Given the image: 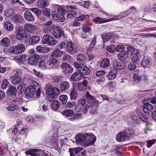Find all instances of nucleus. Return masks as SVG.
<instances>
[{
	"instance_id": "a878e982",
	"label": "nucleus",
	"mask_w": 156,
	"mask_h": 156,
	"mask_svg": "<svg viewBox=\"0 0 156 156\" xmlns=\"http://www.w3.org/2000/svg\"><path fill=\"white\" fill-rule=\"evenodd\" d=\"M40 151L34 149L27 151L25 152L26 155H30L31 156H38Z\"/></svg>"
},
{
	"instance_id": "e433bc0d",
	"label": "nucleus",
	"mask_w": 156,
	"mask_h": 156,
	"mask_svg": "<svg viewBox=\"0 0 156 156\" xmlns=\"http://www.w3.org/2000/svg\"><path fill=\"white\" fill-rule=\"evenodd\" d=\"M109 60L108 58L104 59L101 62L100 66L103 68H106L109 66Z\"/></svg>"
},
{
	"instance_id": "c85d7f7f",
	"label": "nucleus",
	"mask_w": 156,
	"mask_h": 156,
	"mask_svg": "<svg viewBox=\"0 0 156 156\" xmlns=\"http://www.w3.org/2000/svg\"><path fill=\"white\" fill-rule=\"evenodd\" d=\"M116 20L115 18H110L107 20H105L103 18H99L96 19V23H97L101 24L108 22L112 21L114 20Z\"/></svg>"
},
{
	"instance_id": "3c124183",
	"label": "nucleus",
	"mask_w": 156,
	"mask_h": 156,
	"mask_svg": "<svg viewBox=\"0 0 156 156\" xmlns=\"http://www.w3.org/2000/svg\"><path fill=\"white\" fill-rule=\"evenodd\" d=\"M30 10L35 13L37 16H39L42 13L41 11L37 8H31Z\"/></svg>"
},
{
	"instance_id": "0eeeda50",
	"label": "nucleus",
	"mask_w": 156,
	"mask_h": 156,
	"mask_svg": "<svg viewBox=\"0 0 156 156\" xmlns=\"http://www.w3.org/2000/svg\"><path fill=\"white\" fill-rule=\"evenodd\" d=\"M25 50V47L23 44H18L8 50L9 52L13 53L15 54L22 53Z\"/></svg>"
},
{
	"instance_id": "4be33fe9",
	"label": "nucleus",
	"mask_w": 156,
	"mask_h": 156,
	"mask_svg": "<svg viewBox=\"0 0 156 156\" xmlns=\"http://www.w3.org/2000/svg\"><path fill=\"white\" fill-rule=\"evenodd\" d=\"M25 30L30 33H32L37 30L36 26L29 23H27L24 26Z\"/></svg>"
},
{
	"instance_id": "423d86ee",
	"label": "nucleus",
	"mask_w": 156,
	"mask_h": 156,
	"mask_svg": "<svg viewBox=\"0 0 156 156\" xmlns=\"http://www.w3.org/2000/svg\"><path fill=\"white\" fill-rule=\"evenodd\" d=\"M134 73L133 76V83L135 84L139 83L141 80V77L144 80H145L147 78V76L145 74L142 75V72L138 70L135 71Z\"/></svg>"
},
{
	"instance_id": "de8ad7c7",
	"label": "nucleus",
	"mask_w": 156,
	"mask_h": 156,
	"mask_svg": "<svg viewBox=\"0 0 156 156\" xmlns=\"http://www.w3.org/2000/svg\"><path fill=\"white\" fill-rule=\"evenodd\" d=\"M69 151L70 153V156H74V154H78V148H70L69 149Z\"/></svg>"
},
{
	"instance_id": "ddd939ff",
	"label": "nucleus",
	"mask_w": 156,
	"mask_h": 156,
	"mask_svg": "<svg viewBox=\"0 0 156 156\" xmlns=\"http://www.w3.org/2000/svg\"><path fill=\"white\" fill-rule=\"evenodd\" d=\"M79 72L83 75H87L89 74L90 70L86 66L79 64Z\"/></svg>"
},
{
	"instance_id": "2f4dec72",
	"label": "nucleus",
	"mask_w": 156,
	"mask_h": 156,
	"mask_svg": "<svg viewBox=\"0 0 156 156\" xmlns=\"http://www.w3.org/2000/svg\"><path fill=\"white\" fill-rule=\"evenodd\" d=\"M0 43L1 46L4 47H7L10 44V41L8 37H5L2 39Z\"/></svg>"
},
{
	"instance_id": "5fc2aeb1",
	"label": "nucleus",
	"mask_w": 156,
	"mask_h": 156,
	"mask_svg": "<svg viewBox=\"0 0 156 156\" xmlns=\"http://www.w3.org/2000/svg\"><path fill=\"white\" fill-rule=\"evenodd\" d=\"M83 0H80V2H79V3L81 6L83 7L86 8H88L89 6V3L88 2L86 1H83Z\"/></svg>"
},
{
	"instance_id": "4d7b16f0",
	"label": "nucleus",
	"mask_w": 156,
	"mask_h": 156,
	"mask_svg": "<svg viewBox=\"0 0 156 156\" xmlns=\"http://www.w3.org/2000/svg\"><path fill=\"white\" fill-rule=\"evenodd\" d=\"M90 107V106L86 104V105L83 106V107L82 106V108L80 107V110L82 109V111L83 114H86L87 112L88 109Z\"/></svg>"
},
{
	"instance_id": "a18cd8bd",
	"label": "nucleus",
	"mask_w": 156,
	"mask_h": 156,
	"mask_svg": "<svg viewBox=\"0 0 156 156\" xmlns=\"http://www.w3.org/2000/svg\"><path fill=\"white\" fill-rule=\"evenodd\" d=\"M20 108L16 105H11L8 106L7 108L8 111H14L15 110H20Z\"/></svg>"
},
{
	"instance_id": "338daca9",
	"label": "nucleus",
	"mask_w": 156,
	"mask_h": 156,
	"mask_svg": "<svg viewBox=\"0 0 156 156\" xmlns=\"http://www.w3.org/2000/svg\"><path fill=\"white\" fill-rule=\"evenodd\" d=\"M139 118L141 119L143 121L147 122L148 120V117L145 116L144 114H141L139 116Z\"/></svg>"
},
{
	"instance_id": "f8f14e48",
	"label": "nucleus",
	"mask_w": 156,
	"mask_h": 156,
	"mask_svg": "<svg viewBox=\"0 0 156 156\" xmlns=\"http://www.w3.org/2000/svg\"><path fill=\"white\" fill-rule=\"evenodd\" d=\"M27 56L25 54L14 57L13 60L17 63L20 65L26 61Z\"/></svg>"
},
{
	"instance_id": "393cba45",
	"label": "nucleus",
	"mask_w": 156,
	"mask_h": 156,
	"mask_svg": "<svg viewBox=\"0 0 156 156\" xmlns=\"http://www.w3.org/2000/svg\"><path fill=\"white\" fill-rule=\"evenodd\" d=\"M11 19L12 22L16 24L21 23L23 20L21 16L16 15H14Z\"/></svg>"
},
{
	"instance_id": "7c9ffc66",
	"label": "nucleus",
	"mask_w": 156,
	"mask_h": 156,
	"mask_svg": "<svg viewBox=\"0 0 156 156\" xmlns=\"http://www.w3.org/2000/svg\"><path fill=\"white\" fill-rule=\"evenodd\" d=\"M52 7L55 9H57L58 12L60 14H64L66 13V11L63 7L57 5H53Z\"/></svg>"
},
{
	"instance_id": "39448f33",
	"label": "nucleus",
	"mask_w": 156,
	"mask_h": 156,
	"mask_svg": "<svg viewBox=\"0 0 156 156\" xmlns=\"http://www.w3.org/2000/svg\"><path fill=\"white\" fill-rule=\"evenodd\" d=\"M22 73V72L20 70H18L14 75L10 77V79L11 83L12 84H19L21 82L22 78L20 77V76Z\"/></svg>"
},
{
	"instance_id": "c03bdc74",
	"label": "nucleus",
	"mask_w": 156,
	"mask_h": 156,
	"mask_svg": "<svg viewBox=\"0 0 156 156\" xmlns=\"http://www.w3.org/2000/svg\"><path fill=\"white\" fill-rule=\"evenodd\" d=\"M59 100L63 105H65L67 101L68 97L66 95H61L59 97Z\"/></svg>"
},
{
	"instance_id": "69168bd1",
	"label": "nucleus",
	"mask_w": 156,
	"mask_h": 156,
	"mask_svg": "<svg viewBox=\"0 0 156 156\" xmlns=\"http://www.w3.org/2000/svg\"><path fill=\"white\" fill-rule=\"evenodd\" d=\"M85 95L87 99L88 100L93 101L94 100V98L88 91H87L85 94Z\"/></svg>"
},
{
	"instance_id": "8fccbe9b",
	"label": "nucleus",
	"mask_w": 156,
	"mask_h": 156,
	"mask_svg": "<svg viewBox=\"0 0 156 156\" xmlns=\"http://www.w3.org/2000/svg\"><path fill=\"white\" fill-rule=\"evenodd\" d=\"M70 79L72 81H77L78 80V72H76L73 74Z\"/></svg>"
},
{
	"instance_id": "4c0bfd02",
	"label": "nucleus",
	"mask_w": 156,
	"mask_h": 156,
	"mask_svg": "<svg viewBox=\"0 0 156 156\" xmlns=\"http://www.w3.org/2000/svg\"><path fill=\"white\" fill-rule=\"evenodd\" d=\"M63 52L60 51L59 49H57L54 51L52 53L51 55L55 58H60Z\"/></svg>"
},
{
	"instance_id": "37998d69",
	"label": "nucleus",
	"mask_w": 156,
	"mask_h": 156,
	"mask_svg": "<svg viewBox=\"0 0 156 156\" xmlns=\"http://www.w3.org/2000/svg\"><path fill=\"white\" fill-rule=\"evenodd\" d=\"M102 37L104 41L106 42L111 38L112 36L110 34L104 33L102 35Z\"/></svg>"
},
{
	"instance_id": "c756f323",
	"label": "nucleus",
	"mask_w": 156,
	"mask_h": 156,
	"mask_svg": "<svg viewBox=\"0 0 156 156\" xmlns=\"http://www.w3.org/2000/svg\"><path fill=\"white\" fill-rule=\"evenodd\" d=\"M143 108L144 111L145 113H149L148 111H149V112L152 111L153 106L150 103H147L143 106Z\"/></svg>"
},
{
	"instance_id": "5701e85b",
	"label": "nucleus",
	"mask_w": 156,
	"mask_h": 156,
	"mask_svg": "<svg viewBox=\"0 0 156 156\" xmlns=\"http://www.w3.org/2000/svg\"><path fill=\"white\" fill-rule=\"evenodd\" d=\"M60 87L62 91H66L70 87L69 83L66 81H63L59 84Z\"/></svg>"
},
{
	"instance_id": "dca6fc26",
	"label": "nucleus",
	"mask_w": 156,
	"mask_h": 156,
	"mask_svg": "<svg viewBox=\"0 0 156 156\" xmlns=\"http://www.w3.org/2000/svg\"><path fill=\"white\" fill-rule=\"evenodd\" d=\"M63 34V31L58 27H56L54 29L53 35L55 38L59 39Z\"/></svg>"
},
{
	"instance_id": "4468645a",
	"label": "nucleus",
	"mask_w": 156,
	"mask_h": 156,
	"mask_svg": "<svg viewBox=\"0 0 156 156\" xmlns=\"http://www.w3.org/2000/svg\"><path fill=\"white\" fill-rule=\"evenodd\" d=\"M39 67L42 69H50L52 68V66L50 65V63H48L47 60L44 59L40 61L38 64Z\"/></svg>"
},
{
	"instance_id": "774afa93",
	"label": "nucleus",
	"mask_w": 156,
	"mask_h": 156,
	"mask_svg": "<svg viewBox=\"0 0 156 156\" xmlns=\"http://www.w3.org/2000/svg\"><path fill=\"white\" fill-rule=\"evenodd\" d=\"M125 48L124 46L122 45H119L116 46V50L118 52H121L123 51Z\"/></svg>"
},
{
	"instance_id": "052dcab7",
	"label": "nucleus",
	"mask_w": 156,
	"mask_h": 156,
	"mask_svg": "<svg viewBox=\"0 0 156 156\" xmlns=\"http://www.w3.org/2000/svg\"><path fill=\"white\" fill-rule=\"evenodd\" d=\"M26 120L27 121L30 123H34L36 122L35 118L30 116H28L26 118Z\"/></svg>"
},
{
	"instance_id": "6e6d98bb",
	"label": "nucleus",
	"mask_w": 156,
	"mask_h": 156,
	"mask_svg": "<svg viewBox=\"0 0 156 156\" xmlns=\"http://www.w3.org/2000/svg\"><path fill=\"white\" fill-rule=\"evenodd\" d=\"M82 30L84 32H87L91 30V29L89 25L85 23L83 25Z\"/></svg>"
},
{
	"instance_id": "b1692460",
	"label": "nucleus",
	"mask_w": 156,
	"mask_h": 156,
	"mask_svg": "<svg viewBox=\"0 0 156 156\" xmlns=\"http://www.w3.org/2000/svg\"><path fill=\"white\" fill-rule=\"evenodd\" d=\"M40 41V38L37 36H32L29 39V44L30 45H34L38 43Z\"/></svg>"
},
{
	"instance_id": "ea45409f",
	"label": "nucleus",
	"mask_w": 156,
	"mask_h": 156,
	"mask_svg": "<svg viewBox=\"0 0 156 156\" xmlns=\"http://www.w3.org/2000/svg\"><path fill=\"white\" fill-rule=\"evenodd\" d=\"M60 106L59 103L57 100H55L52 102L51 106L52 110L54 111H57Z\"/></svg>"
},
{
	"instance_id": "9d476101",
	"label": "nucleus",
	"mask_w": 156,
	"mask_h": 156,
	"mask_svg": "<svg viewBox=\"0 0 156 156\" xmlns=\"http://www.w3.org/2000/svg\"><path fill=\"white\" fill-rule=\"evenodd\" d=\"M126 137H129L128 133H126L125 132H120L117 135L116 140L119 142H123Z\"/></svg>"
},
{
	"instance_id": "9b49d317",
	"label": "nucleus",
	"mask_w": 156,
	"mask_h": 156,
	"mask_svg": "<svg viewBox=\"0 0 156 156\" xmlns=\"http://www.w3.org/2000/svg\"><path fill=\"white\" fill-rule=\"evenodd\" d=\"M40 59V57L37 55H34L28 57V62L32 65H35L38 62V61Z\"/></svg>"
},
{
	"instance_id": "aec40b11",
	"label": "nucleus",
	"mask_w": 156,
	"mask_h": 156,
	"mask_svg": "<svg viewBox=\"0 0 156 156\" xmlns=\"http://www.w3.org/2000/svg\"><path fill=\"white\" fill-rule=\"evenodd\" d=\"M48 5L49 2L47 0H38L37 3V6L41 9L44 8Z\"/></svg>"
},
{
	"instance_id": "58836bf2",
	"label": "nucleus",
	"mask_w": 156,
	"mask_h": 156,
	"mask_svg": "<svg viewBox=\"0 0 156 156\" xmlns=\"http://www.w3.org/2000/svg\"><path fill=\"white\" fill-rule=\"evenodd\" d=\"M48 61V63H50V66H51V65H58V61L56 59V58H55L51 55L49 57V59Z\"/></svg>"
},
{
	"instance_id": "6ab92c4d",
	"label": "nucleus",
	"mask_w": 156,
	"mask_h": 156,
	"mask_svg": "<svg viewBox=\"0 0 156 156\" xmlns=\"http://www.w3.org/2000/svg\"><path fill=\"white\" fill-rule=\"evenodd\" d=\"M66 50L69 53H73L75 51V46L70 41L67 42Z\"/></svg>"
},
{
	"instance_id": "412c9836",
	"label": "nucleus",
	"mask_w": 156,
	"mask_h": 156,
	"mask_svg": "<svg viewBox=\"0 0 156 156\" xmlns=\"http://www.w3.org/2000/svg\"><path fill=\"white\" fill-rule=\"evenodd\" d=\"M128 56V51H125L119 53L118 55V58L119 60L123 62L126 59Z\"/></svg>"
},
{
	"instance_id": "e2e57ef3",
	"label": "nucleus",
	"mask_w": 156,
	"mask_h": 156,
	"mask_svg": "<svg viewBox=\"0 0 156 156\" xmlns=\"http://www.w3.org/2000/svg\"><path fill=\"white\" fill-rule=\"evenodd\" d=\"M52 30V27H48L44 28L43 29V32L44 34H50Z\"/></svg>"
},
{
	"instance_id": "cd10ccee",
	"label": "nucleus",
	"mask_w": 156,
	"mask_h": 156,
	"mask_svg": "<svg viewBox=\"0 0 156 156\" xmlns=\"http://www.w3.org/2000/svg\"><path fill=\"white\" fill-rule=\"evenodd\" d=\"M37 51L41 53H46L49 51L50 49L49 48L44 47L38 46L36 47Z\"/></svg>"
},
{
	"instance_id": "f03ea898",
	"label": "nucleus",
	"mask_w": 156,
	"mask_h": 156,
	"mask_svg": "<svg viewBox=\"0 0 156 156\" xmlns=\"http://www.w3.org/2000/svg\"><path fill=\"white\" fill-rule=\"evenodd\" d=\"M45 89L47 99L50 102L53 100L54 96L59 94L60 93V91L58 88L52 86L50 84L47 85Z\"/></svg>"
},
{
	"instance_id": "864d4df0",
	"label": "nucleus",
	"mask_w": 156,
	"mask_h": 156,
	"mask_svg": "<svg viewBox=\"0 0 156 156\" xmlns=\"http://www.w3.org/2000/svg\"><path fill=\"white\" fill-rule=\"evenodd\" d=\"M131 61L134 63H137L140 61L139 55H131Z\"/></svg>"
},
{
	"instance_id": "f704fd0d",
	"label": "nucleus",
	"mask_w": 156,
	"mask_h": 156,
	"mask_svg": "<svg viewBox=\"0 0 156 156\" xmlns=\"http://www.w3.org/2000/svg\"><path fill=\"white\" fill-rule=\"evenodd\" d=\"M16 88L14 86H10L9 87L7 94L9 96H12V95L15 96L16 95Z\"/></svg>"
},
{
	"instance_id": "7ed1b4c3",
	"label": "nucleus",
	"mask_w": 156,
	"mask_h": 156,
	"mask_svg": "<svg viewBox=\"0 0 156 156\" xmlns=\"http://www.w3.org/2000/svg\"><path fill=\"white\" fill-rule=\"evenodd\" d=\"M15 33V37L18 40L22 41L25 37L26 39H27L30 37L29 34H25L24 31L20 27L17 28L16 29Z\"/></svg>"
},
{
	"instance_id": "72a5a7b5",
	"label": "nucleus",
	"mask_w": 156,
	"mask_h": 156,
	"mask_svg": "<svg viewBox=\"0 0 156 156\" xmlns=\"http://www.w3.org/2000/svg\"><path fill=\"white\" fill-rule=\"evenodd\" d=\"M70 95L71 100L76 99L77 96V93L75 88L73 87L71 89Z\"/></svg>"
},
{
	"instance_id": "6e6552de",
	"label": "nucleus",
	"mask_w": 156,
	"mask_h": 156,
	"mask_svg": "<svg viewBox=\"0 0 156 156\" xmlns=\"http://www.w3.org/2000/svg\"><path fill=\"white\" fill-rule=\"evenodd\" d=\"M36 91V87L33 85H30L27 88L25 92V95L28 98L34 97Z\"/></svg>"
},
{
	"instance_id": "a19ab883",
	"label": "nucleus",
	"mask_w": 156,
	"mask_h": 156,
	"mask_svg": "<svg viewBox=\"0 0 156 156\" xmlns=\"http://www.w3.org/2000/svg\"><path fill=\"white\" fill-rule=\"evenodd\" d=\"M14 12V10L13 9H8L4 11V15L6 17H9L12 15Z\"/></svg>"
},
{
	"instance_id": "a211bd4d",
	"label": "nucleus",
	"mask_w": 156,
	"mask_h": 156,
	"mask_svg": "<svg viewBox=\"0 0 156 156\" xmlns=\"http://www.w3.org/2000/svg\"><path fill=\"white\" fill-rule=\"evenodd\" d=\"M25 19L29 22L34 21L35 20V18L34 16L29 11H26L24 14Z\"/></svg>"
},
{
	"instance_id": "2eb2a0df",
	"label": "nucleus",
	"mask_w": 156,
	"mask_h": 156,
	"mask_svg": "<svg viewBox=\"0 0 156 156\" xmlns=\"http://www.w3.org/2000/svg\"><path fill=\"white\" fill-rule=\"evenodd\" d=\"M151 61L149 58L147 56H144L141 62V65L144 67H148L151 65Z\"/></svg>"
},
{
	"instance_id": "13d9d810",
	"label": "nucleus",
	"mask_w": 156,
	"mask_h": 156,
	"mask_svg": "<svg viewBox=\"0 0 156 156\" xmlns=\"http://www.w3.org/2000/svg\"><path fill=\"white\" fill-rule=\"evenodd\" d=\"M136 9L133 7H132L128 10L122 13V14L125 15L126 13H127V15L129 14L130 13L135 11Z\"/></svg>"
},
{
	"instance_id": "603ef678",
	"label": "nucleus",
	"mask_w": 156,
	"mask_h": 156,
	"mask_svg": "<svg viewBox=\"0 0 156 156\" xmlns=\"http://www.w3.org/2000/svg\"><path fill=\"white\" fill-rule=\"evenodd\" d=\"M62 114L63 115L67 116H70L73 114V111L71 110H66L62 112Z\"/></svg>"
},
{
	"instance_id": "79ce46f5",
	"label": "nucleus",
	"mask_w": 156,
	"mask_h": 156,
	"mask_svg": "<svg viewBox=\"0 0 156 156\" xmlns=\"http://www.w3.org/2000/svg\"><path fill=\"white\" fill-rule=\"evenodd\" d=\"M152 125V123H146V126L144 130V133L145 134H148L150 133L152 130L150 126H151Z\"/></svg>"
},
{
	"instance_id": "f257e3e1",
	"label": "nucleus",
	"mask_w": 156,
	"mask_h": 156,
	"mask_svg": "<svg viewBox=\"0 0 156 156\" xmlns=\"http://www.w3.org/2000/svg\"><path fill=\"white\" fill-rule=\"evenodd\" d=\"M96 140V137H94L92 134L87 133L84 134H79V144L81 145L87 147L93 144Z\"/></svg>"
},
{
	"instance_id": "f3484780",
	"label": "nucleus",
	"mask_w": 156,
	"mask_h": 156,
	"mask_svg": "<svg viewBox=\"0 0 156 156\" xmlns=\"http://www.w3.org/2000/svg\"><path fill=\"white\" fill-rule=\"evenodd\" d=\"M61 68L66 73H71L73 71L72 67L66 63H62L61 65Z\"/></svg>"
},
{
	"instance_id": "bb28decb",
	"label": "nucleus",
	"mask_w": 156,
	"mask_h": 156,
	"mask_svg": "<svg viewBox=\"0 0 156 156\" xmlns=\"http://www.w3.org/2000/svg\"><path fill=\"white\" fill-rule=\"evenodd\" d=\"M96 36H94L92 40L91 41L90 45L87 48V51L89 52L92 51L95 47L96 43Z\"/></svg>"
},
{
	"instance_id": "0e129e2a",
	"label": "nucleus",
	"mask_w": 156,
	"mask_h": 156,
	"mask_svg": "<svg viewBox=\"0 0 156 156\" xmlns=\"http://www.w3.org/2000/svg\"><path fill=\"white\" fill-rule=\"evenodd\" d=\"M53 82H58L62 80V76H55L52 78Z\"/></svg>"
},
{
	"instance_id": "1a4fd4ad",
	"label": "nucleus",
	"mask_w": 156,
	"mask_h": 156,
	"mask_svg": "<svg viewBox=\"0 0 156 156\" xmlns=\"http://www.w3.org/2000/svg\"><path fill=\"white\" fill-rule=\"evenodd\" d=\"M80 79L79 78V81L82 80L79 82V90H85L87 88V81L84 79V77L83 76L81 75L80 74Z\"/></svg>"
},
{
	"instance_id": "473e14b6",
	"label": "nucleus",
	"mask_w": 156,
	"mask_h": 156,
	"mask_svg": "<svg viewBox=\"0 0 156 156\" xmlns=\"http://www.w3.org/2000/svg\"><path fill=\"white\" fill-rule=\"evenodd\" d=\"M112 66L115 70H122L124 68V66L119 63L117 61H114Z\"/></svg>"
},
{
	"instance_id": "09e8293b",
	"label": "nucleus",
	"mask_w": 156,
	"mask_h": 156,
	"mask_svg": "<svg viewBox=\"0 0 156 156\" xmlns=\"http://www.w3.org/2000/svg\"><path fill=\"white\" fill-rule=\"evenodd\" d=\"M117 75V73L111 71L109 72L108 78L109 80L114 79Z\"/></svg>"
},
{
	"instance_id": "bf43d9fd",
	"label": "nucleus",
	"mask_w": 156,
	"mask_h": 156,
	"mask_svg": "<svg viewBox=\"0 0 156 156\" xmlns=\"http://www.w3.org/2000/svg\"><path fill=\"white\" fill-rule=\"evenodd\" d=\"M115 47L114 46L110 45L107 46L106 48V50L109 52L113 53L115 52Z\"/></svg>"
},
{
	"instance_id": "680f3d73",
	"label": "nucleus",
	"mask_w": 156,
	"mask_h": 156,
	"mask_svg": "<svg viewBox=\"0 0 156 156\" xmlns=\"http://www.w3.org/2000/svg\"><path fill=\"white\" fill-rule=\"evenodd\" d=\"M51 143L53 146H57L58 145V138L56 137H52L51 141Z\"/></svg>"
},
{
	"instance_id": "20e7f679",
	"label": "nucleus",
	"mask_w": 156,
	"mask_h": 156,
	"mask_svg": "<svg viewBox=\"0 0 156 156\" xmlns=\"http://www.w3.org/2000/svg\"><path fill=\"white\" fill-rule=\"evenodd\" d=\"M42 42L44 44H47L51 46H54L57 43L56 41L49 34H46L44 36L42 39Z\"/></svg>"
},
{
	"instance_id": "49530a36",
	"label": "nucleus",
	"mask_w": 156,
	"mask_h": 156,
	"mask_svg": "<svg viewBox=\"0 0 156 156\" xmlns=\"http://www.w3.org/2000/svg\"><path fill=\"white\" fill-rule=\"evenodd\" d=\"M33 73L36 76L39 78H41L43 77V74L41 72L34 69H33Z\"/></svg>"
},
{
	"instance_id": "c9c22d12",
	"label": "nucleus",
	"mask_w": 156,
	"mask_h": 156,
	"mask_svg": "<svg viewBox=\"0 0 156 156\" xmlns=\"http://www.w3.org/2000/svg\"><path fill=\"white\" fill-rule=\"evenodd\" d=\"M4 25L5 28L8 30L11 31L13 29V26L10 21L5 22Z\"/></svg>"
}]
</instances>
